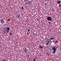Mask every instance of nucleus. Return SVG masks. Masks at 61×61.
<instances>
[{
    "mask_svg": "<svg viewBox=\"0 0 61 61\" xmlns=\"http://www.w3.org/2000/svg\"><path fill=\"white\" fill-rule=\"evenodd\" d=\"M55 47H56V46H55L54 47H52V50H51V51H53L51 52H52V54H55V53H56V49H57V48H55Z\"/></svg>",
    "mask_w": 61,
    "mask_h": 61,
    "instance_id": "nucleus-1",
    "label": "nucleus"
},
{
    "mask_svg": "<svg viewBox=\"0 0 61 61\" xmlns=\"http://www.w3.org/2000/svg\"><path fill=\"white\" fill-rule=\"evenodd\" d=\"M10 28L9 27H6L5 29V33H8V32L10 31Z\"/></svg>",
    "mask_w": 61,
    "mask_h": 61,
    "instance_id": "nucleus-2",
    "label": "nucleus"
},
{
    "mask_svg": "<svg viewBox=\"0 0 61 61\" xmlns=\"http://www.w3.org/2000/svg\"><path fill=\"white\" fill-rule=\"evenodd\" d=\"M47 19L48 21H51V22L52 21V18L51 17L49 16L47 18Z\"/></svg>",
    "mask_w": 61,
    "mask_h": 61,
    "instance_id": "nucleus-3",
    "label": "nucleus"
},
{
    "mask_svg": "<svg viewBox=\"0 0 61 61\" xmlns=\"http://www.w3.org/2000/svg\"><path fill=\"white\" fill-rule=\"evenodd\" d=\"M51 40L49 39H47L46 41V43H51Z\"/></svg>",
    "mask_w": 61,
    "mask_h": 61,
    "instance_id": "nucleus-4",
    "label": "nucleus"
},
{
    "mask_svg": "<svg viewBox=\"0 0 61 61\" xmlns=\"http://www.w3.org/2000/svg\"><path fill=\"white\" fill-rule=\"evenodd\" d=\"M0 23H1V24H4V21L3 19H1L0 20Z\"/></svg>",
    "mask_w": 61,
    "mask_h": 61,
    "instance_id": "nucleus-5",
    "label": "nucleus"
},
{
    "mask_svg": "<svg viewBox=\"0 0 61 61\" xmlns=\"http://www.w3.org/2000/svg\"><path fill=\"white\" fill-rule=\"evenodd\" d=\"M33 36L34 37H35V36H37V33H36L33 34Z\"/></svg>",
    "mask_w": 61,
    "mask_h": 61,
    "instance_id": "nucleus-6",
    "label": "nucleus"
},
{
    "mask_svg": "<svg viewBox=\"0 0 61 61\" xmlns=\"http://www.w3.org/2000/svg\"><path fill=\"white\" fill-rule=\"evenodd\" d=\"M24 50L25 53V52H27V51L28 50L27 49L25 48Z\"/></svg>",
    "mask_w": 61,
    "mask_h": 61,
    "instance_id": "nucleus-7",
    "label": "nucleus"
},
{
    "mask_svg": "<svg viewBox=\"0 0 61 61\" xmlns=\"http://www.w3.org/2000/svg\"><path fill=\"white\" fill-rule=\"evenodd\" d=\"M20 15H17L16 16V17L17 19H18V18H19V17H20Z\"/></svg>",
    "mask_w": 61,
    "mask_h": 61,
    "instance_id": "nucleus-8",
    "label": "nucleus"
},
{
    "mask_svg": "<svg viewBox=\"0 0 61 61\" xmlns=\"http://www.w3.org/2000/svg\"><path fill=\"white\" fill-rule=\"evenodd\" d=\"M57 3L58 4H59L61 3V1L59 0L57 1Z\"/></svg>",
    "mask_w": 61,
    "mask_h": 61,
    "instance_id": "nucleus-9",
    "label": "nucleus"
},
{
    "mask_svg": "<svg viewBox=\"0 0 61 61\" xmlns=\"http://www.w3.org/2000/svg\"><path fill=\"white\" fill-rule=\"evenodd\" d=\"M48 5V4L46 2L45 4V5Z\"/></svg>",
    "mask_w": 61,
    "mask_h": 61,
    "instance_id": "nucleus-10",
    "label": "nucleus"
},
{
    "mask_svg": "<svg viewBox=\"0 0 61 61\" xmlns=\"http://www.w3.org/2000/svg\"><path fill=\"white\" fill-rule=\"evenodd\" d=\"M54 39V38L53 37H51V38H50V40H52L53 39Z\"/></svg>",
    "mask_w": 61,
    "mask_h": 61,
    "instance_id": "nucleus-11",
    "label": "nucleus"
},
{
    "mask_svg": "<svg viewBox=\"0 0 61 61\" xmlns=\"http://www.w3.org/2000/svg\"><path fill=\"white\" fill-rule=\"evenodd\" d=\"M40 47L42 49V48H43V47L41 46H40Z\"/></svg>",
    "mask_w": 61,
    "mask_h": 61,
    "instance_id": "nucleus-12",
    "label": "nucleus"
},
{
    "mask_svg": "<svg viewBox=\"0 0 61 61\" xmlns=\"http://www.w3.org/2000/svg\"><path fill=\"white\" fill-rule=\"evenodd\" d=\"M21 9L23 10L24 9V7H22L21 8Z\"/></svg>",
    "mask_w": 61,
    "mask_h": 61,
    "instance_id": "nucleus-13",
    "label": "nucleus"
},
{
    "mask_svg": "<svg viewBox=\"0 0 61 61\" xmlns=\"http://www.w3.org/2000/svg\"><path fill=\"white\" fill-rule=\"evenodd\" d=\"M36 58H35L33 59V61H36Z\"/></svg>",
    "mask_w": 61,
    "mask_h": 61,
    "instance_id": "nucleus-14",
    "label": "nucleus"
},
{
    "mask_svg": "<svg viewBox=\"0 0 61 61\" xmlns=\"http://www.w3.org/2000/svg\"><path fill=\"white\" fill-rule=\"evenodd\" d=\"M45 44H46V45H47H47H48V43H46Z\"/></svg>",
    "mask_w": 61,
    "mask_h": 61,
    "instance_id": "nucleus-15",
    "label": "nucleus"
},
{
    "mask_svg": "<svg viewBox=\"0 0 61 61\" xmlns=\"http://www.w3.org/2000/svg\"><path fill=\"white\" fill-rule=\"evenodd\" d=\"M12 30H10V33H12Z\"/></svg>",
    "mask_w": 61,
    "mask_h": 61,
    "instance_id": "nucleus-16",
    "label": "nucleus"
},
{
    "mask_svg": "<svg viewBox=\"0 0 61 61\" xmlns=\"http://www.w3.org/2000/svg\"><path fill=\"white\" fill-rule=\"evenodd\" d=\"M48 23L49 24H51V22H49Z\"/></svg>",
    "mask_w": 61,
    "mask_h": 61,
    "instance_id": "nucleus-17",
    "label": "nucleus"
},
{
    "mask_svg": "<svg viewBox=\"0 0 61 61\" xmlns=\"http://www.w3.org/2000/svg\"><path fill=\"white\" fill-rule=\"evenodd\" d=\"M28 32H29V31H30V29H28Z\"/></svg>",
    "mask_w": 61,
    "mask_h": 61,
    "instance_id": "nucleus-18",
    "label": "nucleus"
},
{
    "mask_svg": "<svg viewBox=\"0 0 61 61\" xmlns=\"http://www.w3.org/2000/svg\"><path fill=\"white\" fill-rule=\"evenodd\" d=\"M2 61H6V60H2Z\"/></svg>",
    "mask_w": 61,
    "mask_h": 61,
    "instance_id": "nucleus-19",
    "label": "nucleus"
},
{
    "mask_svg": "<svg viewBox=\"0 0 61 61\" xmlns=\"http://www.w3.org/2000/svg\"><path fill=\"white\" fill-rule=\"evenodd\" d=\"M53 43H55V41L54 40L53 41Z\"/></svg>",
    "mask_w": 61,
    "mask_h": 61,
    "instance_id": "nucleus-20",
    "label": "nucleus"
},
{
    "mask_svg": "<svg viewBox=\"0 0 61 61\" xmlns=\"http://www.w3.org/2000/svg\"><path fill=\"white\" fill-rule=\"evenodd\" d=\"M29 4H30H30H31V2H29Z\"/></svg>",
    "mask_w": 61,
    "mask_h": 61,
    "instance_id": "nucleus-21",
    "label": "nucleus"
},
{
    "mask_svg": "<svg viewBox=\"0 0 61 61\" xmlns=\"http://www.w3.org/2000/svg\"><path fill=\"white\" fill-rule=\"evenodd\" d=\"M11 35H12V33H11Z\"/></svg>",
    "mask_w": 61,
    "mask_h": 61,
    "instance_id": "nucleus-22",
    "label": "nucleus"
},
{
    "mask_svg": "<svg viewBox=\"0 0 61 61\" xmlns=\"http://www.w3.org/2000/svg\"><path fill=\"white\" fill-rule=\"evenodd\" d=\"M46 22H47V20H46Z\"/></svg>",
    "mask_w": 61,
    "mask_h": 61,
    "instance_id": "nucleus-23",
    "label": "nucleus"
},
{
    "mask_svg": "<svg viewBox=\"0 0 61 61\" xmlns=\"http://www.w3.org/2000/svg\"><path fill=\"white\" fill-rule=\"evenodd\" d=\"M26 0V1H28V0Z\"/></svg>",
    "mask_w": 61,
    "mask_h": 61,
    "instance_id": "nucleus-24",
    "label": "nucleus"
},
{
    "mask_svg": "<svg viewBox=\"0 0 61 61\" xmlns=\"http://www.w3.org/2000/svg\"><path fill=\"white\" fill-rule=\"evenodd\" d=\"M25 1H26V0H25Z\"/></svg>",
    "mask_w": 61,
    "mask_h": 61,
    "instance_id": "nucleus-25",
    "label": "nucleus"
}]
</instances>
